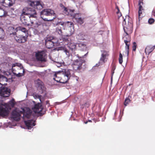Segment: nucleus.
Wrapping results in <instances>:
<instances>
[{
	"label": "nucleus",
	"mask_w": 155,
	"mask_h": 155,
	"mask_svg": "<svg viewBox=\"0 0 155 155\" xmlns=\"http://www.w3.org/2000/svg\"><path fill=\"white\" fill-rule=\"evenodd\" d=\"M125 17V18L123 20L122 24L124 31L127 35L123 38V39L126 44L125 51L124 52L125 55L128 56L129 55V47L131 41V38L128 34L132 32L133 24L131 18H130L129 16H127Z\"/></svg>",
	"instance_id": "f257e3e1"
},
{
	"label": "nucleus",
	"mask_w": 155,
	"mask_h": 155,
	"mask_svg": "<svg viewBox=\"0 0 155 155\" xmlns=\"http://www.w3.org/2000/svg\"><path fill=\"white\" fill-rule=\"evenodd\" d=\"M8 33L11 37H13L15 40L19 43H24L27 41L28 35L21 33L17 34L15 28L12 27H9L8 28Z\"/></svg>",
	"instance_id": "f03ea898"
},
{
	"label": "nucleus",
	"mask_w": 155,
	"mask_h": 155,
	"mask_svg": "<svg viewBox=\"0 0 155 155\" xmlns=\"http://www.w3.org/2000/svg\"><path fill=\"white\" fill-rule=\"evenodd\" d=\"M55 17L54 11L50 9H44L41 12V17L45 21H52Z\"/></svg>",
	"instance_id": "7ed1b4c3"
},
{
	"label": "nucleus",
	"mask_w": 155,
	"mask_h": 155,
	"mask_svg": "<svg viewBox=\"0 0 155 155\" xmlns=\"http://www.w3.org/2000/svg\"><path fill=\"white\" fill-rule=\"evenodd\" d=\"M12 71L13 73L18 77L24 75L25 72V70L21 64L18 63L12 64Z\"/></svg>",
	"instance_id": "20e7f679"
},
{
	"label": "nucleus",
	"mask_w": 155,
	"mask_h": 155,
	"mask_svg": "<svg viewBox=\"0 0 155 155\" xmlns=\"http://www.w3.org/2000/svg\"><path fill=\"white\" fill-rule=\"evenodd\" d=\"M87 54V53L85 54L84 55L82 56L81 57H80L78 54H77L76 55L77 57L79 58V60H76L72 64V67L73 69L74 70H80L82 69V64L85 61L84 60L81 59V58H83L84 56H86V55Z\"/></svg>",
	"instance_id": "39448f33"
},
{
	"label": "nucleus",
	"mask_w": 155,
	"mask_h": 155,
	"mask_svg": "<svg viewBox=\"0 0 155 155\" xmlns=\"http://www.w3.org/2000/svg\"><path fill=\"white\" fill-rule=\"evenodd\" d=\"M22 14L31 18H37V13L35 10L31 8L25 7L23 9L22 11Z\"/></svg>",
	"instance_id": "423d86ee"
},
{
	"label": "nucleus",
	"mask_w": 155,
	"mask_h": 155,
	"mask_svg": "<svg viewBox=\"0 0 155 155\" xmlns=\"http://www.w3.org/2000/svg\"><path fill=\"white\" fill-rule=\"evenodd\" d=\"M35 83L36 85L38 90L39 91L41 94H44L45 95L46 94V88L45 87L43 83L39 79L36 80Z\"/></svg>",
	"instance_id": "0eeeda50"
},
{
	"label": "nucleus",
	"mask_w": 155,
	"mask_h": 155,
	"mask_svg": "<svg viewBox=\"0 0 155 155\" xmlns=\"http://www.w3.org/2000/svg\"><path fill=\"white\" fill-rule=\"evenodd\" d=\"M25 15L22 14L20 17V20L22 23L28 26L32 25L33 22V20L31 19V17L26 15Z\"/></svg>",
	"instance_id": "6e6552de"
},
{
	"label": "nucleus",
	"mask_w": 155,
	"mask_h": 155,
	"mask_svg": "<svg viewBox=\"0 0 155 155\" xmlns=\"http://www.w3.org/2000/svg\"><path fill=\"white\" fill-rule=\"evenodd\" d=\"M71 71L69 69H65L63 72L64 75L60 80V82L63 84L67 83L71 77Z\"/></svg>",
	"instance_id": "1a4fd4ad"
},
{
	"label": "nucleus",
	"mask_w": 155,
	"mask_h": 155,
	"mask_svg": "<svg viewBox=\"0 0 155 155\" xmlns=\"http://www.w3.org/2000/svg\"><path fill=\"white\" fill-rule=\"evenodd\" d=\"M9 108V105L6 103L0 104V115L2 116L7 115L8 114Z\"/></svg>",
	"instance_id": "9d476101"
},
{
	"label": "nucleus",
	"mask_w": 155,
	"mask_h": 155,
	"mask_svg": "<svg viewBox=\"0 0 155 155\" xmlns=\"http://www.w3.org/2000/svg\"><path fill=\"white\" fill-rule=\"evenodd\" d=\"M28 3L30 5L35 8L40 10L43 8V6L39 1H33L29 0Z\"/></svg>",
	"instance_id": "9b49d317"
},
{
	"label": "nucleus",
	"mask_w": 155,
	"mask_h": 155,
	"mask_svg": "<svg viewBox=\"0 0 155 155\" xmlns=\"http://www.w3.org/2000/svg\"><path fill=\"white\" fill-rule=\"evenodd\" d=\"M45 52L43 51L38 52L36 54V57L37 59L39 61L45 62L46 61Z\"/></svg>",
	"instance_id": "f8f14e48"
},
{
	"label": "nucleus",
	"mask_w": 155,
	"mask_h": 155,
	"mask_svg": "<svg viewBox=\"0 0 155 155\" xmlns=\"http://www.w3.org/2000/svg\"><path fill=\"white\" fill-rule=\"evenodd\" d=\"M143 0H139L138 1V5L139 6L138 17L139 21L141 19L143 16L142 13L144 12V9L143 6Z\"/></svg>",
	"instance_id": "ddd939ff"
},
{
	"label": "nucleus",
	"mask_w": 155,
	"mask_h": 155,
	"mask_svg": "<svg viewBox=\"0 0 155 155\" xmlns=\"http://www.w3.org/2000/svg\"><path fill=\"white\" fill-rule=\"evenodd\" d=\"M15 0H0V3L3 6L8 7L12 6Z\"/></svg>",
	"instance_id": "4468645a"
},
{
	"label": "nucleus",
	"mask_w": 155,
	"mask_h": 155,
	"mask_svg": "<svg viewBox=\"0 0 155 155\" xmlns=\"http://www.w3.org/2000/svg\"><path fill=\"white\" fill-rule=\"evenodd\" d=\"M43 109V107L41 104L38 103L35 104L34 106L32 108L34 112L35 113H40Z\"/></svg>",
	"instance_id": "2eb2a0df"
},
{
	"label": "nucleus",
	"mask_w": 155,
	"mask_h": 155,
	"mask_svg": "<svg viewBox=\"0 0 155 155\" xmlns=\"http://www.w3.org/2000/svg\"><path fill=\"white\" fill-rule=\"evenodd\" d=\"M10 94V92L7 87H3L0 90V95L2 97H8Z\"/></svg>",
	"instance_id": "dca6fc26"
},
{
	"label": "nucleus",
	"mask_w": 155,
	"mask_h": 155,
	"mask_svg": "<svg viewBox=\"0 0 155 155\" xmlns=\"http://www.w3.org/2000/svg\"><path fill=\"white\" fill-rule=\"evenodd\" d=\"M21 114H20L17 112L15 110H14L12 111V118L14 120L18 121L20 119Z\"/></svg>",
	"instance_id": "f3484780"
},
{
	"label": "nucleus",
	"mask_w": 155,
	"mask_h": 155,
	"mask_svg": "<svg viewBox=\"0 0 155 155\" xmlns=\"http://www.w3.org/2000/svg\"><path fill=\"white\" fill-rule=\"evenodd\" d=\"M23 114L24 117L27 118H29L32 113V111L29 108H27L23 109Z\"/></svg>",
	"instance_id": "a211bd4d"
},
{
	"label": "nucleus",
	"mask_w": 155,
	"mask_h": 155,
	"mask_svg": "<svg viewBox=\"0 0 155 155\" xmlns=\"http://www.w3.org/2000/svg\"><path fill=\"white\" fill-rule=\"evenodd\" d=\"M25 123L28 129H30L35 125V121L32 120H28L27 121H25Z\"/></svg>",
	"instance_id": "6ab92c4d"
},
{
	"label": "nucleus",
	"mask_w": 155,
	"mask_h": 155,
	"mask_svg": "<svg viewBox=\"0 0 155 155\" xmlns=\"http://www.w3.org/2000/svg\"><path fill=\"white\" fill-rule=\"evenodd\" d=\"M45 45L47 48L50 49L53 47L54 43L52 40H50L49 38H47L45 40Z\"/></svg>",
	"instance_id": "aec40b11"
},
{
	"label": "nucleus",
	"mask_w": 155,
	"mask_h": 155,
	"mask_svg": "<svg viewBox=\"0 0 155 155\" xmlns=\"http://www.w3.org/2000/svg\"><path fill=\"white\" fill-rule=\"evenodd\" d=\"M155 48V45L152 46L149 45L147 46L145 50V52L146 54H149L152 52Z\"/></svg>",
	"instance_id": "412c9836"
},
{
	"label": "nucleus",
	"mask_w": 155,
	"mask_h": 155,
	"mask_svg": "<svg viewBox=\"0 0 155 155\" xmlns=\"http://www.w3.org/2000/svg\"><path fill=\"white\" fill-rule=\"evenodd\" d=\"M33 23L32 25H30V26L33 27L35 28H38V27H42V25L41 22L38 21L36 22L35 20H33Z\"/></svg>",
	"instance_id": "4be33fe9"
},
{
	"label": "nucleus",
	"mask_w": 155,
	"mask_h": 155,
	"mask_svg": "<svg viewBox=\"0 0 155 155\" xmlns=\"http://www.w3.org/2000/svg\"><path fill=\"white\" fill-rule=\"evenodd\" d=\"M67 45L69 48L71 50H73V49H74L76 48V45L74 43L69 42L68 43Z\"/></svg>",
	"instance_id": "5701e85b"
},
{
	"label": "nucleus",
	"mask_w": 155,
	"mask_h": 155,
	"mask_svg": "<svg viewBox=\"0 0 155 155\" xmlns=\"http://www.w3.org/2000/svg\"><path fill=\"white\" fill-rule=\"evenodd\" d=\"M85 35L83 33H79L77 36V38L79 40H83L85 39Z\"/></svg>",
	"instance_id": "b1692460"
},
{
	"label": "nucleus",
	"mask_w": 155,
	"mask_h": 155,
	"mask_svg": "<svg viewBox=\"0 0 155 155\" xmlns=\"http://www.w3.org/2000/svg\"><path fill=\"white\" fill-rule=\"evenodd\" d=\"M18 29L21 31V32H23L25 33V35H28V31L27 29L25 28L22 27H19L18 28Z\"/></svg>",
	"instance_id": "393cba45"
},
{
	"label": "nucleus",
	"mask_w": 155,
	"mask_h": 155,
	"mask_svg": "<svg viewBox=\"0 0 155 155\" xmlns=\"http://www.w3.org/2000/svg\"><path fill=\"white\" fill-rule=\"evenodd\" d=\"M5 35V32L3 29L1 28H0V38L1 39H3Z\"/></svg>",
	"instance_id": "a878e982"
},
{
	"label": "nucleus",
	"mask_w": 155,
	"mask_h": 155,
	"mask_svg": "<svg viewBox=\"0 0 155 155\" xmlns=\"http://www.w3.org/2000/svg\"><path fill=\"white\" fill-rule=\"evenodd\" d=\"M102 53L101 56L104 57H107L109 55V52L105 50H103L101 51Z\"/></svg>",
	"instance_id": "bb28decb"
},
{
	"label": "nucleus",
	"mask_w": 155,
	"mask_h": 155,
	"mask_svg": "<svg viewBox=\"0 0 155 155\" xmlns=\"http://www.w3.org/2000/svg\"><path fill=\"white\" fill-rule=\"evenodd\" d=\"M7 12L2 8H0V17H3L5 15Z\"/></svg>",
	"instance_id": "cd10ccee"
},
{
	"label": "nucleus",
	"mask_w": 155,
	"mask_h": 155,
	"mask_svg": "<svg viewBox=\"0 0 155 155\" xmlns=\"http://www.w3.org/2000/svg\"><path fill=\"white\" fill-rule=\"evenodd\" d=\"M84 18H82L80 17V18H79L76 21L78 24L81 25L84 22Z\"/></svg>",
	"instance_id": "c85d7f7f"
},
{
	"label": "nucleus",
	"mask_w": 155,
	"mask_h": 155,
	"mask_svg": "<svg viewBox=\"0 0 155 155\" xmlns=\"http://www.w3.org/2000/svg\"><path fill=\"white\" fill-rule=\"evenodd\" d=\"M90 105V104L88 102H86L83 104H81L80 106L81 108H83L84 107H88Z\"/></svg>",
	"instance_id": "c756f323"
},
{
	"label": "nucleus",
	"mask_w": 155,
	"mask_h": 155,
	"mask_svg": "<svg viewBox=\"0 0 155 155\" xmlns=\"http://www.w3.org/2000/svg\"><path fill=\"white\" fill-rule=\"evenodd\" d=\"M56 31L60 35H62L63 32L61 28L60 27H58L56 29Z\"/></svg>",
	"instance_id": "7c9ffc66"
},
{
	"label": "nucleus",
	"mask_w": 155,
	"mask_h": 155,
	"mask_svg": "<svg viewBox=\"0 0 155 155\" xmlns=\"http://www.w3.org/2000/svg\"><path fill=\"white\" fill-rule=\"evenodd\" d=\"M119 63L120 64H121L123 62V56L121 54V53H120L119 54Z\"/></svg>",
	"instance_id": "2f4dec72"
},
{
	"label": "nucleus",
	"mask_w": 155,
	"mask_h": 155,
	"mask_svg": "<svg viewBox=\"0 0 155 155\" xmlns=\"http://www.w3.org/2000/svg\"><path fill=\"white\" fill-rule=\"evenodd\" d=\"M130 102V100L128 98H126L124 102V105L125 106H127V104H128Z\"/></svg>",
	"instance_id": "473e14b6"
},
{
	"label": "nucleus",
	"mask_w": 155,
	"mask_h": 155,
	"mask_svg": "<svg viewBox=\"0 0 155 155\" xmlns=\"http://www.w3.org/2000/svg\"><path fill=\"white\" fill-rule=\"evenodd\" d=\"M107 58L106 57H103L101 56L100 59V61L103 63H104L107 61Z\"/></svg>",
	"instance_id": "72a5a7b5"
},
{
	"label": "nucleus",
	"mask_w": 155,
	"mask_h": 155,
	"mask_svg": "<svg viewBox=\"0 0 155 155\" xmlns=\"http://www.w3.org/2000/svg\"><path fill=\"white\" fill-rule=\"evenodd\" d=\"M137 45L135 42H134L133 43V46L132 47V50L133 51H135L136 50L137 48Z\"/></svg>",
	"instance_id": "f704fd0d"
},
{
	"label": "nucleus",
	"mask_w": 155,
	"mask_h": 155,
	"mask_svg": "<svg viewBox=\"0 0 155 155\" xmlns=\"http://www.w3.org/2000/svg\"><path fill=\"white\" fill-rule=\"evenodd\" d=\"M155 21L154 19L153 18H150L149 19L148 22L149 24H153Z\"/></svg>",
	"instance_id": "c9c22d12"
},
{
	"label": "nucleus",
	"mask_w": 155,
	"mask_h": 155,
	"mask_svg": "<svg viewBox=\"0 0 155 155\" xmlns=\"http://www.w3.org/2000/svg\"><path fill=\"white\" fill-rule=\"evenodd\" d=\"M79 15L78 14H75L73 18L76 21L79 18H80Z\"/></svg>",
	"instance_id": "e433bc0d"
},
{
	"label": "nucleus",
	"mask_w": 155,
	"mask_h": 155,
	"mask_svg": "<svg viewBox=\"0 0 155 155\" xmlns=\"http://www.w3.org/2000/svg\"><path fill=\"white\" fill-rule=\"evenodd\" d=\"M68 24V25L70 27H74V24L73 23L71 22H69V21H67L66 23H65L66 24V23Z\"/></svg>",
	"instance_id": "4c0bfd02"
},
{
	"label": "nucleus",
	"mask_w": 155,
	"mask_h": 155,
	"mask_svg": "<svg viewBox=\"0 0 155 155\" xmlns=\"http://www.w3.org/2000/svg\"><path fill=\"white\" fill-rule=\"evenodd\" d=\"M117 14L118 17V18H119L120 17L122 16V14L120 11H117L116 12Z\"/></svg>",
	"instance_id": "58836bf2"
},
{
	"label": "nucleus",
	"mask_w": 155,
	"mask_h": 155,
	"mask_svg": "<svg viewBox=\"0 0 155 155\" xmlns=\"http://www.w3.org/2000/svg\"><path fill=\"white\" fill-rule=\"evenodd\" d=\"M34 97H35L37 98H38L39 99L40 101H41V95H35Z\"/></svg>",
	"instance_id": "ea45409f"
},
{
	"label": "nucleus",
	"mask_w": 155,
	"mask_h": 155,
	"mask_svg": "<svg viewBox=\"0 0 155 155\" xmlns=\"http://www.w3.org/2000/svg\"><path fill=\"white\" fill-rule=\"evenodd\" d=\"M64 51L66 54L67 55V57H69L70 56V54L68 51L67 49H65Z\"/></svg>",
	"instance_id": "a19ab883"
},
{
	"label": "nucleus",
	"mask_w": 155,
	"mask_h": 155,
	"mask_svg": "<svg viewBox=\"0 0 155 155\" xmlns=\"http://www.w3.org/2000/svg\"><path fill=\"white\" fill-rule=\"evenodd\" d=\"M14 99H12L10 101V104L12 106H14L15 105L14 103Z\"/></svg>",
	"instance_id": "79ce46f5"
},
{
	"label": "nucleus",
	"mask_w": 155,
	"mask_h": 155,
	"mask_svg": "<svg viewBox=\"0 0 155 155\" xmlns=\"http://www.w3.org/2000/svg\"><path fill=\"white\" fill-rule=\"evenodd\" d=\"M114 73V71H111V82H112V79H113V74Z\"/></svg>",
	"instance_id": "37998d69"
},
{
	"label": "nucleus",
	"mask_w": 155,
	"mask_h": 155,
	"mask_svg": "<svg viewBox=\"0 0 155 155\" xmlns=\"http://www.w3.org/2000/svg\"><path fill=\"white\" fill-rule=\"evenodd\" d=\"M54 78H53V79L54 80H55V81H57V82H58V80H56V79H55V78L57 77V74H56V73H54Z\"/></svg>",
	"instance_id": "c03bdc74"
},
{
	"label": "nucleus",
	"mask_w": 155,
	"mask_h": 155,
	"mask_svg": "<svg viewBox=\"0 0 155 155\" xmlns=\"http://www.w3.org/2000/svg\"><path fill=\"white\" fill-rule=\"evenodd\" d=\"M115 69H116L115 66V65H113L112 66L111 71H114Z\"/></svg>",
	"instance_id": "a18cd8bd"
},
{
	"label": "nucleus",
	"mask_w": 155,
	"mask_h": 155,
	"mask_svg": "<svg viewBox=\"0 0 155 155\" xmlns=\"http://www.w3.org/2000/svg\"><path fill=\"white\" fill-rule=\"evenodd\" d=\"M115 8L116 9H117V11H120L119 8V7L116 4L115 5Z\"/></svg>",
	"instance_id": "49530a36"
},
{
	"label": "nucleus",
	"mask_w": 155,
	"mask_h": 155,
	"mask_svg": "<svg viewBox=\"0 0 155 155\" xmlns=\"http://www.w3.org/2000/svg\"><path fill=\"white\" fill-rule=\"evenodd\" d=\"M152 14L155 17V10H153L152 11Z\"/></svg>",
	"instance_id": "de8ad7c7"
},
{
	"label": "nucleus",
	"mask_w": 155,
	"mask_h": 155,
	"mask_svg": "<svg viewBox=\"0 0 155 155\" xmlns=\"http://www.w3.org/2000/svg\"><path fill=\"white\" fill-rule=\"evenodd\" d=\"M83 46L84 47H85L86 46V45H85V44H80L79 46Z\"/></svg>",
	"instance_id": "09e8293b"
},
{
	"label": "nucleus",
	"mask_w": 155,
	"mask_h": 155,
	"mask_svg": "<svg viewBox=\"0 0 155 155\" xmlns=\"http://www.w3.org/2000/svg\"><path fill=\"white\" fill-rule=\"evenodd\" d=\"M46 104H49V101H46Z\"/></svg>",
	"instance_id": "8fccbe9b"
},
{
	"label": "nucleus",
	"mask_w": 155,
	"mask_h": 155,
	"mask_svg": "<svg viewBox=\"0 0 155 155\" xmlns=\"http://www.w3.org/2000/svg\"><path fill=\"white\" fill-rule=\"evenodd\" d=\"M67 9L66 8H64V10L65 11H67Z\"/></svg>",
	"instance_id": "3c124183"
},
{
	"label": "nucleus",
	"mask_w": 155,
	"mask_h": 155,
	"mask_svg": "<svg viewBox=\"0 0 155 155\" xmlns=\"http://www.w3.org/2000/svg\"><path fill=\"white\" fill-rule=\"evenodd\" d=\"M67 41H68V40H67H67H65V41L67 42Z\"/></svg>",
	"instance_id": "603ef678"
},
{
	"label": "nucleus",
	"mask_w": 155,
	"mask_h": 155,
	"mask_svg": "<svg viewBox=\"0 0 155 155\" xmlns=\"http://www.w3.org/2000/svg\"><path fill=\"white\" fill-rule=\"evenodd\" d=\"M89 121L91 122V120H89Z\"/></svg>",
	"instance_id": "864d4df0"
},
{
	"label": "nucleus",
	"mask_w": 155,
	"mask_h": 155,
	"mask_svg": "<svg viewBox=\"0 0 155 155\" xmlns=\"http://www.w3.org/2000/svg\"><path fill=\"white\" fill-rule=\"evenodd\" d=\"M87 123V122H85V124H86Z\"/></svg>",
	"instance_id": "5fc2aeb1"
},
{
	"label": "nucleus",
	"mask_w": 155,
	"mask_h": 155,
	"mask_svg": "<svg viewBox=\"0 0 155 155\" xmlns=\"http://www.w3.org/2000/svg\"><path fill=\"white\" fill-rule=\"evenodd\" d=\"M0 39H1V38H0Z\"/></svg>",
	"instance_id": "6e6d98bb"
}]
</instances>
